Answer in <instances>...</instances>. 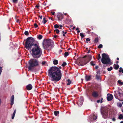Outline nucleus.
Instances as JSON below:
<instances>
[{
    "mask_svg": "<svg viewBox=\"0 0 123 123\" xmlns=\"http://www.w3.org/2000/svg\"><path fill=\"white\" fill-rule=\"evenodd\" d=\"M34 38L29 37L26 39L25 46L26 48L30 50L31 55L35 58H38L41 56L42 51L39 46L35 44Z\"/></svg>",
    "mask_w": 123,
    "mask_h": 123,
    "instance_id": "obj_1",
    "label": "nucleus"
},
{
    "mask_svg": "<svg viewBox=\"0 0 123 123\" xmlns=\"http://www.w3.org/2000/svg\"><path fill=\"white\" fill-rule=\"evenodd\" d=\"M48 75L51 80L57 82L60 80L62 78V73L60 68L56 67H52L48 71Z\"/></svg>",
    "mask_w": 123,
    "mask_h": 123,
    "instance_id": "obj_2",
    "label": "nucleus"
},
{
    "mask_svg": "<svg viewBox=\"0 0 123 123\" xmlns=\"http://www.w3.org/2000/svg\"><path fill=\"white\" fill-rule=\"evenodd\" d=\"M54 44L53 41L49 39L45 41V44L43 43V45L44 49H47L49 51L53 47Z\"/></svg>",
    "mask_w": 123,
    "mask_h": 123,
    "instance_id": "obj_3",
    "label": "nucleus"
},
{
    "mask_svg": "<svg viewBox=\"0 0 123 123\" xmlns=\"http://www.w3.org/2000/svg\"><path fill=\"white\" fill-rule=\"evenodd\" d=\"M29 67L28 68L30 70H31L33 68L38 66L39 65L38 61L37 60L31 59L29 61Z\"/></svg>",
    "mask_w": 123,
    "mask_h": 123,
    "instance_id": "obj_4",
    "label": "nucleus"
},
{
    "mask_svg": "<svg viewBox=\"0 0 123 123\" xmlns=\"http://www.w3.org/2000/svg\"><path fill=\"white\" fill-rule=\"evenodd\" d=\"M102 63L104 64H108L111 61L109 56L105 53L102 55V58L101 59Z\"/></svg>",
    "mask_w": 123,
    "mask_h": 123,
    "instance_id": "obj_5",
    "label": "nucleus"
},
{
    "mask_svg": "<svg viewBox=\"0 0 123 123\" xmlns=\"http://www.w3.org/2000/svg\"><path fill=\"white\" fill-rule=\"evenodd\" d=\"M114 95L115 97L118 99V96L121 97V96H123V91L121 89H118V90L117 91H115Z\"/></svg>",
    "mask_w": 123,
    "mask_h": 123,
    "instance_id": "obj_6",
    "label": "nucleus"
},
{
    "mask_svg": "<svg viewBox=\"0 0 123 123\" xmlns=\"http://www.w3.org/2000/svg\"><path fill=\"white\" fill-rule=\"evenodd\" d=\"M101 113L102 115V117L105 119H106L108 117V110H104L102 111H101Z\"/></svg>",
    "mask_w": 123,
    "mask_h": 123,
    "instance_id": "obj_7",
    "label": "nucleus"
},
{
    "mask_svg": "<svg viewBox=\"0 0 123 123\" xmlns=\"http://www.w3.org/2000/svg\"><path fill=\"white\" fill-rule=\"evenodd\" d=\"M88 62H87V61L86 60H80L79 62L78 65L81 66H83L86 64Z\"/></svg>",
    "mask_w": 123,
    "mask_h": 123,
    "instance_id": "obj_8",
    "label": "nucleus"
},
{
    "mask_svg": "<svg viewBox=\"0 0 123 123\" xmlns=\"http://www.w3.org/2000/svg\"><path fill=\"white\" fill-rule=\"evenodd\" d=\"M92 95L94 97L96 98L99 96V94L98 92L96 91H93L92 93Z\"/></svg>",
    "mask_w": 123,
    "mask_h": 123,
    "instance_id": "obj_9",
    "label": "nucleus"
},
{
    "mask_svg": "<svg viewBox=\"0 0 123 123\" xmlns=\"http://www.w3.org/2000/svg\"><path fill=\"white\" fill-rule=\"evenodd\" d=\"M83 102V98L82 97H81L80 99V101L77 103L78 105L79 106H80L82 105Z\"/></svg>",
    "mask_w": 123,
    "mask_h": 123,
    "instance_id": "obj_10",
    "label": "nucleus"
},
{
    "mask_svg": "<svg viewBox=\"0 0 123 123\" xmlns=\"http://www.w3.org/2000/svg\"><path fill=\"white\" fill-rule=\"evenodd\" d=\"M113 98V96L112 94H108L107 95V100L108 101H111Z\"/></svg>",
    "mask_w": 123,
    "mask_h": 123,
    "instance_id": "obj_11",
    "label": "nucleus"
},
{
    "mask_svg": "<svg viewBox=\"0 0 123 123\" xmlns=\"http://www.w3.org/2000/svg\"><path fill=\"white\" fill-rule=\"evenodd\" d=\"M57 18H58V20H62L61 19H62L63 18V15L62 14L60 13H59L57 15Z\"/></svg>",
    "mask_w": 123,
    "mask_h": 123,
    "instance_id": "obj_12",
    "label": "nucleus"
},
{
    "mask_svg": "<svg viewBox=\"0 0 123 123\" xmlns=\"http://www.w3.org/2000/svg\"><path fill=\"white\" fill-rule=\"evenodd\" d=\"M14 96L13 95H12L11 96L10 99V105H13L14 104Z\"/></svg>",
    "mask_w": 123,
    "mask_h": 123,
    "instance_id": "obj_13",
    "label": "nucleus"
},
{
    "mask_svg": "<svg viewBox=\"0 0 123 123\" xmlns=\"http://www.w3.org/2000/svg\"><path fill=\"white\" fill-rule=\"evenodd\" d=\"M87 60H86L87 61V62H88L90 61L92 59V56L90 55H87Z\"/></svg>",
    "mask_w": 123,
    "mask_h": 123,
    "instance_id": "obj_14",
    "label": "nucleus"
},
{
    "mask_svg": "<svg viewBox=\"0 0 123 123\" xmlns=\"http://www.w3.org/2000/svg\"><path fill=\"white\" fill-rule=\"evenodd\" d=\"M26 87L27 90H30L32 89V86L31 85V84H29L27 85Z\"/></svg>",
    "mask_w": 123,
    "mask_h": 123,
    "instance_id": "obj_15",
    "label": "nucleus"
},
{
    "mask_svg": "<svg viewBox=\"0 0 123 123\" xmlns=\"http://www.w3.org/2000/svg\"><path fill=\"white\" fill-rule=\"evenodd\" d=\"M91 78V76L86 75L85 76V79L87 81H88L90 80Z\"/></svg>",
    "mask_w": 123,
    "mask_h": 123,
    "instance_id": "obj_16",
    "label": "nucleus"
},
{
    "mask_svg": "<svg viewBox=\"0 0 123 123\" xmlns=\"http://www.w3.org/2000/svg\"><path fill=\"white\" fill-rule=\"evenodd\" d=\"M58 63V61L57 60H55L53 61V64L55 65H56Z\"/></svg>",
    "mask_w": 123,
    "mask_h": 123,
    "instance_id": "obj_17",
    "label": "nucleus"
},
{
    "mask_svg": "<svg viewBox=\"0 0 123 123\" xmlns=\"http://www.w3.org/2000/svg\"><path fill=\"white\" fill-rule=\"evenodd\" d=\"M43 37V36L42 35H39L38 37H37V38L39 40L41 39Z\"/></svg>",
    "mask_w": 123,
    "mask_h": 123,
    "instance_id": "obj_18",
    "label": "nucleus"
},
{
    "mask_svg": "<svg viewBox=\"0 0 123 123\" xmlns=\"http://www.w3.org/2000/svg\"><path fill=\"white\" fill-rule=\"evenodd\" d=\"M54 114L55 116H57L58 114H59V112L58 111H55L54 112Z\"/></svg>",
    "mask_w": 123,
    "mask_h": 123,
    "instance_id": "obj_19",
    "label": "nucleus"
},
{
    "mask_svg": "<svg viewBox=\"0 0 123 123\" xmlns=\"http://www.w3.org/2000/svg\"><path fill=\"white\" fill-rule=\"evenodd\" d=\"M119 67V66L118 64H117L115 66L114 68L116 70H117L118 69Z\"/></svg>",
    "mask_w": 123,
    "mask_h": 123,
    "instance_id": "obj_20",
    "label": "nucleus"
},
{
    "mask_svg": "<svg viewBox=\"0 0 123 123\" xmlns=\"http://www.w3.org/2000/svg\"><path fill=\"white\" fill-rule=\"evenodd\" d=\"M67 81L68 82V83L67 84V85H69L71 83V81L69 79H68L67 80Z\"/></svg>",
    "mask_w": 123,
    "mask_h": 123,
    "instance_id": "obj_21",
    "label": "nucleus"
},
{
    "mask_svg": "<svg viewBox=\"0 0 123 123\" xmlns=\"http://www.w3.org/2000/svg\"><path fill=\"white\" fill-rule=\"evenodd\" d=\"M119 72L120 73L122 72L123 73V69H122V68L121 67H120L119 68Z\"/></svg>",
    "mask_w": 123,
    "mask_h": 123,
    "instance_id": "obj_22",
    "label": "nucleus"
},
{
    "mask_svg": "<svg viewBox=\"0 0 123 123\" xmlns=\"http://www.w3.org/2000/svg\"><path fill=\"white\" fill-rule=\"evenodd\" d=\"M113 69V68L112 67H110L109 68H107V70L109 71H111Z\"/></svg>",
    "mask_w": 123,
    "mask_h": 123,
    "instance_id": "obj_23",
    "label": "nucleus"
},
{
    "mask_svg": "<svg viewBox=\"0 0 123 123\" xmlns=\"http://www.w3.org/2000/svg\"><path fill=\"white\" fill-rule=\"evenodd\" d=\"M98 37L96 38L94 41L95 43H97L98 42Z\"/></svg>",
    "mask_w": 123,
    "mask_h": 123,
    "instance_id": "obj_24",
    "label": "nucleus"
},
{
    "mask_svg": "<svg viewBox=\"0 0 123 123\" xmlns=\"http://www.w3.org/2000/svg\"><path fill=\"white\" fill-rule=\"evenodd\" d=\"M118 118L120 119H123V116L121 114L118 117Z\"/></svg>",
    "mask_w": 123,
    "mask_h": 123,
    "instance_id": "obj_25",
    "label": "nucleus"
},
{
    "mask_svg": "<svg viewBox=\"0 0 123 123\" xmlns=\"http://www.w3.org/2000/svg\"><path fill=\"white\" fill-rule=\"evenodd\" d=\"M80 35L81 38H83L85 37V36L83 33H81Z\"/></svg>",
    "mask_w": 123,
    "mask_h": 123,
    "instance_id": "obj_26",
    "label": "nucleus"
},
{
    "mask_svg": "<svg viewBox=\"0 0 123 123\" xmlns=\"http://www.w3.org/2000/svg\"><path fill=\"white\" fill-rule=\"evenodd\" d=\"M118 83L121 85H122L123 84V82H121L120 80H118L117 81Z\"/></svg>",
    "mask_w": 123,
    "mask_h": 123,
    "instance_id": "obj_27",
    "label": "nucleus"
},
{
    "mask_svg": "<svg viewBox=\"0 0 123 123\" xmlns=\"http://www.w3.org/2000/svg\"><path fill=\"white\" fill-rule=\"evenodd\" d=\"M68 52H65L64 53L65 57H66L67 56H68Z\"/></svg>",
    "mask_w": 123,
    "mask_h": 123,
    "instance_id": "obj_28",
    "label": "nucleus"
},
{
    "mask_svg": "<svg viewBox=\"0 0 123 123\" xmlns=\"http://www.w3.org/2000/svg\"><path fill=\"white\" fill-rule=\"evenodd\" d=\"M90 63L91 64V65L92 66H94L95 64V63H94L92 61L91 62H90Z\"/></svg>",
    "mask_w": 123,
    "mask_h": 123,
    "instance_id": "obj_29",
    "label": "nucleus"
},
{
    "mask_svg": "<svg viewBox=\"0 0 123 123\" xmlns=\"http://www.w3.org/2000/svg\"><path fill=\"white\" fill-rule=\"evenodd\" d=\"M45 18H43V23L44 24H45L47 22V21L46 20H45Z\"/></svg>",
    "mask_w": 123,
    "mask_h": 123,
    "instance_id": "obj_30",
    "label": "nucleus"
},
{
    "mask_svg": "<svg viewBox=\"0 0 123 123\" xmlns=\"http://www.w3.org/2000/svg\"><path fill=\"white\" fill-rule=\"evenodd\" d=\"M62 33L63 34V36H65V34H66L67 33V32H65L64 31H63L62 32Z\"/></svg>",
    "mask_w": 123,
    "mask_h": 123,
    "instance_id": "obj_31",
    "label": "nucleus"
},
{
    "mask_svg": "<svg viewBox=\"0 0 123 123\" xmlns=\"http://www.w3.org/2000/svg\"><path fill=\"white\" fill-rule=\"evenodd\" d=\"M90 39L89 38H87L86 40V42L87 43H88V41H90Z\"/></svg>",
    "mask_w": 123,
    "mask_h": 123,
    "instance_id": "obj_32",
    "label": "nucleus"
},
{
    "mask_svg": "<svg viewBox=\"0 0 123 123\" xmlns=\"http://www.w3.org/2000/svg\"><path fill=\"white\" fill-rule=\"evenodd\" d=\"M25 34L26 35H28L29 34V33L27 31H25Z\"/></svg>",
    "mask_w": 123,
    "mask_h": 123,
    "instance_id": "obj_33",
    "label": "nucleus"
},
{
    "mask_svg": "<svg viewBox=\"0 0 123 123\" xmlns=\"http://www.w3.org/2000/svg\"><path fill=\"white\" fill-rule=\"evenodd\" d=\"M67 64V63L66 62H63V63L62 64V67L65 66Z\"/></svg>",
    "mask_w": 123,
    "mask_h": 123,
    "instance_id": "obj_34",
    "label": "nucleus"
},
{
    "mask_svg": "<svg viewBox=\"0 0 123 123\" xmlns=\"http://www.w3.org/2000/svg\"><path fill=\"white\" fill-rule=\"evenodd\" d=\"M54 31H56L57 34H58L59 32V31L58 29H55L54 30Z\"/></svg>",
    "mask_w": 123,
    "mask_h": 123,
    "instance_id": "obj_35",
    "label": "nucleus"
},
{
    "mask_svg": "<svg viewBox=\"0 0 123 123\" xmlns=\"http://www.w3.org/2000/svg\"><path fill=\"white\" fill-rule=\"evenodd\" d=\"M98 48L99 49H101L103 47V45L101 44H100L98 46Z\"/></svg>",
    "mask_w": 123,
    "mask_h": 123,
    "instance_id": "obj_36",
    "label": "nucleus"
},
{
    "mask_svg": "<svg viewBox=\"0 0 123 123\" xmlns=\"http://www.w3.org/2000/svg\"><path fill=\"white\" fill-rule=\"evenodd\" d=\"M54 28L55 29H57L59 27V26L58 25L56 24L54 26Z\"/></svg>",
    "mask_w": 123,
    "mask_h": 123,
    "instance_id": "obj_37",
    "label": "nucleus"
},
{
    "mask_svg": "<svg viewBox=\"0 0 123 123\" xmlns=\"http://www.w3.org/2000/svg\"><path fill=\"white\" fill-rule=\"evenodd\" d=\"M12 1L13 3H17L18 2V0H12Z\"/></svg>",
    "mask_w": 123,
    "mask_h": 123,
    "instance_id": "obj_38",
    "label": "nucleus"
},
{
    "mask_svg": "<svg viewBox=\"0 0 123 123\" xmlns=\"http://www.w3.org/2000/svg\"><path fill=\"white\" fill-rule=\"evenodd\" d=\"M96 76L97 79L99 80L100 79V76H99L96 75Z\"/></svg>",
    "mask_w": 123,
    "mask_h": 123,
    "instance_id": "obj_39",
    "label": "nucleus"
},
{
    "mask_svg": "<svg viewBox=\"0 0 123 123\" xmlns=\"http://www.w3.org/2000/svg\"><path fill=\"white\" fill-rule=\"evenodd\" d=\"M34 26L35 28H36L38 27V25L36 23H35L34 24Z\"/></svg>",
    "mask_w": 123,
    "mask_h": 123,
    "instance_id": "obj_40",
    "label": "nucleus"
},
{
    "mask_svg": "<svg viewBox=\"0 0 123 123\" xmlns=\"http://www.w3.org/2000/svg\"><path fill=\"white\" fill-rule=\"evenodd\" d=\"M98 60H99V59H100L101 58L100 54H99L98 55Z\"/></svg>",
    "mask_w": 123,
    "mask_h": 123,
    "instance_id": "obj_41",
    "label": "nucleus"
},
{
    "mask_svg": "<svg viewBox=\"0 0 123 123\" xmlns=\"http://www.w3.org/2000/svg\"><path fill=\"white\" fill-rule=\"evenodd\" d=\"M97 115L96 116L94 117H93V120H96L97 119Z\"/></svg>",
    "mask_w": 123,
    "mask_h": 123,
    "instance_id": "obj_42",
    "label": "nucleus"
},
{
    "mask_svg": "<svg viewBox=\"0 0 123 123\" xmlns=\"http://www.w3.org/2000/svg\"><path fill=\"white\" fill-rule=\"evenodd\" d=\"M46 62H45V61H43L42 62V64L43 65H44L45 64V63H46Z\"/></svg>",
    "mask_w": 123,
    "mask_h": 123,
    "instance_id": "obj_43",
    "label": "nucleus"
},
{
    "mask_svg": "<svg viewBox=\"0 0 123 123\" xmlns=\"http://www.w3.org/2000/svg\"><path fill=\"white\" fill-rule=\"evenodd\" d=\"M118 106L119 107H121L122 106V104L121 103H120L118 105Z\"/></svg>",
    "mask_w": 123,
    "mask_h": 123,
    "instance_id": "obj_44",
    "label": "nucleus"
},
{
    "mask_svg": "<svg viewBox=\"0 0 123 123\" xmlns=\"http://www.w3.org/2000/svg\"><path fill=\"white\" fill-rule=\"evenodd\" d=\"M15 115L13 114L12 115V119H14V116H15Z\"/></svg>",
    "mask_w": 123,
    "mask_h": 123,
    "instance_id": "obj_45",
    "label": "nucleus"
},
{
    "mask_svg": "<svg viewBox=\"0 0 123 123\" xmlns=\"http://www.w3.org/2000/svg\"><path fill=\"white\" fill-rule=\"evenodd\" d=\"M62 50L61 49H60L59 50V52L60 54L62 52Z\"/></svg>",
    "mask_w": 123,
    "mask_h": 123,
    "instance_id": "obj_46",
    "label": "nucleus"
},
{
    "mask_svg": "<svg viewBox=\"0 0 123 123\" xmlns=\"http://www.w3.org/2000/svg\"><path fill=\"white\" fill-rule=\"evenodd\" d=\"M112 120L113 121H115L116 120V119L115 118H112Z\"/></svg>",
    "mask_w": 123,
    "mask_h": 123,
    "instance_id": "obj_47",
    "label": "nucleus"
},
{
    "mask_svg": "<svg viewBox=\"0 0 123 123\" xmlns=\"http://www.w3.org/2000/svg\"><path fill=\"white\" fill-rule=\"evenodd\" d=\"M16 110H15L13 112V114H15V113H16Z\"/></svg>",
    "mask_w": 123,
    "mask_h": 123,
    "instance_id": "obj_48",
    "label": "nucleus"
},
{
    "mask_svg": "<svg viewBox=\"0 0 123 123\" xmlns=\"http://www.w3.org/2000/svg\"><path fill=\"white\" fill-rule=\"evenodd\" d=\"M51 13H52L53 15H54L55 13V12H51Z\"/></svg>",
    "mask_w": 123,
    "mask_h": 123,
    "instance_id": "obj_49",
    "label": "nucleus"
},
{
    "mask_svg": "<svg viewBox=\"0 0 123 123\" xmlns=\"http://www.w3.org/2000/svg\"><path fill=\"white\" fill-rule=\"evenodd\" d=\"M39 7V6L38 5H36V6L35 7L37 8H38Z\"/></svg>",
    "mask_w": 123,
    "mask_h": 123,
    "instance_id": "obj_50",
    "label": "nucleus"
},
{
    "mask_svg": "<svg viewBox=\"0 0 123 123\" xmlns=\"http://www.w3.org/2000/svg\"><path fill=\"white\" fill-rule=\"evenodd\" d=\"M17 23H19L20 22H19V20H17Z\"/></svg>",
    "mask_w": 123,
    "mask_h": 123,
    "instance_id": "obj_51",
    "label": "nucleus"
},
{
    "mask_svg": "<svg viewBox=\"0 0 123 123\" xmlns=\"http://www.w3.org/2000/svg\"><path fill=\"white\" fill-rule=\"evenodd\" d=\"M86 57H87V55H86L85 56H84L82 57L83 58H84Z\"/></svg>",
    "mask_w": 123,
    "mask_h": 123,
    "instance_id": "obj_52",
    "label": "nucleus"
},
{
    "mask_svg": "<svg viewBox=\"0 0 123 123\" xmlns=\"http://www.w3.org/2000/svg\"><path fill=\"white\" fill-rule=\"evenodd\" d=\"M86 57H87V55H86L85 56H84L82 57L83 58H84Z\"/></svg>",
    "mask_w": 123,
    "mask_h": 123,
    "instance_id": "obj_53",
    "label": "nucleus"
},
{
    "mask_svg": "<svg viewBox=\"0 0 123 123\" xmlns=\"http://www.w3.org/2000/svg\"><path fill=\"white\" fill-rule=\"evenodd\" d=\"M98 66H96L95 67V68L96 69H98Z\"/></svg>",
    "mask_w": 123,
    "mask_h": 123,
    "instance_id": "obj_54",
    "label": "nucleus"
},
{
    "mask_svg": "<svg viewBox=\"0 0 123 123\" xmlns=\"http://www.w3.org/2000/svg\"><path fill=\"white\" fill-rule=\"evenodd\" d=\"M59 26L60 27L62 28V25H59Z\"/></svg>",
    "mask_w": 123,
    "mask_h": 123,
    "instance_id": "obj_55",
    "label": "nucleus"
},
{
    "mask_svg": "<svg viewBox=\"0 0 123 123\" xmlns=\"http://www.w3.org/2000/svg\"><path fill=\"white\" fill-rule=\"evenodd\" d=\"M100 102V100H98L97 101V102L98 103H99Z\"/></svg>",
    "mask_w": 123,
    "mask_h": 123,
    "instance_id": "obj_56",
    "label": "nucleus"
},
{
    "mask_svg": "<svg viewBox=\"0 0 123 123\" xmlns=\"http://www.w3.org/2000/svg\"><path fill=\"white\" fill-rule=\"evenodd\" d=\"M39 17L40 18V19H42V16H40Z\"/></svg>",
    "mask_w": 123,
    "mask_h": 123,
    "instance_id": "obj_57",
    "label": "nucleus"
},
{
    "mask_svg": "<svg viewBox=\"0 0 123 123\" xmlns=\"http://www.w3.org/2000/svg\"><path fill=\"white\" fill-rule=\"evenodd\" d=\"M21 6V9L22 10V9H23V6Z\"/></svg>",
    "mask_w": 123,
    "mask_h": 123,
    "instance_id": "obj_58",
    "label": "nucleus"
},
{
    "mask_svg": "<svg viewBox=\"0 0 123 123\" xmlns=\"http://www.w3.org/2000/svg\"><path fill=\"white\" fill-rule=\"evenodd\" d=\"M57 36L56 35H54V37L55 38H56L57 37Z\"/></svg>",
    "mask_w": 123,
    "mask_h": 123,
    "instance_id": "obj_59",
    "label": "nucleus"
},
{
    "mask_svg": "<svg viewBox=\"0 0 123 123\" xmlns=\"http://www.w3.org/2000/svg\"><path fill=\"white\" fill-rule=\"evenodd\" d=\"M90 50H88V51L87 52V53H89L90 52Z\"/></svg>",
    "mask_w": 123,
    "mask_h": 123,
    "instance_id": "obj_60",
    "label": "nucleus"
},
{
    "mask_svg": "<svg viewBox=\"0 0 123 123\" xmlns=\"http://www.w3.org/2000/svg\"><path fill=\"white\" fill-rule=\"evenodd\" d=\"M79 28H78V27H77V28H76V30H79Z\"/></svg>",
    "mask_w": 123,
    "mask_h": 123,
    "instance_id": "obj_61",
    "label": "nucleus"
},
{
    "mask_svg": "<svg viewBox=\"0 0 123 123\" xmlns=\"http://www.w3.org/2000/svg\"><path fill=\"white\" fill-rule=\"evenodd\" d=\"M103 99L102 98H101V102H100V103H102V100H103Z\"/></svg>",
    "mask_w": 123,
    "mask_h": 123,
    "instance_id": "obj_62",
    "label": "nucleus"
},
{
    "mask_svg": "<svg viewBox=\"0 0 123 123\" xmlns=\"http://www.w3.org/2000/svg\"><path fill=\"white\" fill-rule=\"evenodd\" d=\"M75 26H74V27H73V30H74V29H75Z\"/></svg>",
    "mask_w": 123,
    "mask_h": 123,
    "instance_id": "obj_63",
    "label": "nucleus"
},
{
    "mask_svg": "<svg viewBox=\"0 0 123 123\" xmlns=\"http://www.w3.org/2000/svg\"><path fill=\"white\" fill-rule=\"evenodd\" d=\"M80 32V31L79 30H78L77 31V32L78 33H79Z\"/></svg>",
    "mask_w": 123,
    "mask_h": 123,
    "instance_id": "obj_64",
    "label": "nucleus"
}]
</instances>
